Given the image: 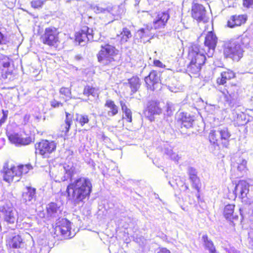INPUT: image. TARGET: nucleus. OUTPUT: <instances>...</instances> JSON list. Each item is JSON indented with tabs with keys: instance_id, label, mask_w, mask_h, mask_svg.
<instances>
[{
	"instance_id": "64",
	"label": "nucleus",
	"mask_w": 253,
	"mask_h": 253,
	"mask_svg": "<svg viewBox=\"0 0 253 253\" xmlns=\"http://www.w3.org/2000/svg\"><path fill=\"white\" fill-rule=\"evenodd\" d=\"M199 197H200V196H199V195H197V197H198V198H199Z\"/></svg>"
},
{
	"instance_id": "48",
	"label": "nucleus",
	"mask_w": 253,
	"mask_h": 253,
	"mask_svg": "<svg viewBox=\"0 0 253 253\" xmlns=\"http://www.w3.org/2000/svg\"><path fill=\"white\" fill-rule=\"evenodd\" d=\"M124 113L125 115V119L127 120L128 122H131L132 121V113L130 109L126 110L124 112Z\"/></svg>"
},
{
	"instance_id": "12",
	"label": "nucleus",
	"mask_w": 253,
	"mask_h": 253,
	"mask_svg": "<svg viewBox=\"0 0 253 253\" xmlns=\"http://www.w3.org/2000/svg\"><path fill=\"white\" fill-rule=\"evenodd\" d=\"M217 38L212 32H209L205 37L204 49L206 50L205 55L208 57H211L214 53L217 43ZM201 49H204L199 46Z\"/></svg>"
},
{
	"instance_id": "35",
	"label": "nucleus",
	"mask_w": 253,
	"mask_h": 253,
	"mask_svg": "<svg viewBox=\"0 0 253 253\" xmlns=\"http://www.w3.org/2000/svg\"><path fill=\"white\" fill-rule=\"evenodd\" d=\"M22 239L19 235L14 236L9 241V246L15 249L20 248L23 244Z\"/></svg>"
},
{
	"instance_id": "15",
	"label": "nucleus",
	"mask_w": 253,
	"mask_h": 253,
	"mask_svg": "<svg viewBox=\"0 0 253 253\" xmlns=\"http://www.w3.org/2000/svg\"><path fill=\"white\" fill-rule=\"evenodd\" d=\"M7 136L10 142L16 146L27 145L30 144L32 140L29 136L24 137L22 134L17 133H6Z\"/></svg>"
},
{
	"instance_id": "60",
	"label": "nucleus",
	"mask_w": 253,
	"mask_h": 253,
	"mask_svg": "<svg viewBox=\"0 0 253 253\" xmlns=\"http://www.w3.org/2000/svg\"><path fill=\"white\" fill-rule=\"evenodd\" d=\"M183 187H184V189H185V190H187V189H188V185H186V184H185V185H184L183 186Z\"/></svg>"
},
{
	"instance_id": "52",
	"label": "nucleus",
	"mask_w": 253,
	"mask_h": 253,
	"mask_svg": "<svg viewBox=\"0 0 253 253\" xmlns=\"http://www.w3.org/2000/svg\"><path fill=\"white\" fill-rule=\"evenodd\" d=\"M153 64L156 67L161 68H164L166 67L165 65H164L161 61L159 60H154L153 61Z\"/></svg>"
},
{
	"instance_id": "10",
	"label": "nucleus",
	"mask_w": 253,
	"mask_h": 253,
	"mask_svg": "<svg viewBox=\"0 0 253 253\" xmlns=\"http://www.w3.org/2000/svg\"><path fill=\"white\" fill-rule=\"evenodd\" d=\"M75 168L73 164H64L58 167V172L55 175V181H64L71 178L74 174Z\"/></svg>"
},
{
	"instance_id": "61",
	"label": "nucleus",
	"mask_w": 253,
	"mask_h": 253,
	"mask_svg": "<svg viewBox=\"0 0 253 253\" xmlns=\"http://www.w3.org/2000/svg\"><path fill=\"white\" fill-rule=\"evenodd\" d=\"M80 57L79 56H76L75 57V58L77 59V60H79L80 59Z\"/></svg>"
},
{
	"instance_id": "40",
	"label": "nucleus",
	"mask_w": 253,
	"mask_h": 253,
	"mask_svg": "<svg viewBox=\"0 0 253 253\" xmlns=\"http://www.w3.org/2000/svg\"><path fill=\"white\" fill-rule=\"evenodd\" d=\"M76 120L80 125L83 126L89 122L88 116L86 115L78 114L76 115Z\"/></svg>"
},
{
	"instance_id": "57",
	"label": "nucleus",
	"mask_w": 253,
	"mask_h": 253,
	"mask_svg": "<svg viewBox=\"0 0 253 253\" xmlns=\"http://www.w3.org/2000/svg\"><path fill=\"white\" fill-rule=\"evenodd\" d=\"M228 253H240V252L237 251L234 248H231L227 250Z\"/></svg>"
},
{
	"instance_id": "58",
	"label": "nucleus",
	"mask_w": 253,
	"mask_h": 253,
	"mask_svg": "<svg viewBox=\"0 0 253 253\" xmlns=\"http://www.w3.org/2000/svg\"><path fill=\"white\" fill-rule=\"evenodd\" d=\"M159 253H170L169 251L166 248H162L160 250Z\"/></svg>"
},
{
	"instance_id": "53",
	"label": "nucleus",
	"mask_w": 253,
	"mask_h": 253,
	"mask_svg": "<svg viewBox=\"0 0 253 253\" xmlns=\"http://www.w3.org/2000/svg\"><path fill=\"white\" fill-rule=\"evenodd\" d=\"M188 173L189 176L196 175L197 172L195 169L190 167L188 169Z\"/></svg>"
},
{
	"instance_id": "16",
	"label": "nucleus",
	"mask_w": 253,
	"mask_h": 253,
	"mask_svg": "<svg viewBox=\"0 0 253 253\" xmlns=\"http://www.w3.org/2000/svg\"><path fill=\"white\" fill-rule=\"evenodd\" d=\"M147 87L151 90H154L160 86V75L156 71H151L145 78Z\"/></svg>"
},
{
	"instance_id": "21",
	"label": "nucleus",
	"mask_w": 253,
	"mask_h": 253,
	"mask_svg": "<svg viewBox=\"0 0 253 253\" xmlns=\"http://www.w3.org/2000/svg\"><path fill=\"white\" fill-rule=\"evenodd\" d=\"M162 151L164 155L175 162H178L181 158L178 154L173 152L172 147L169 144H165Z\"/></svg>"
},
{
	"instance_id": "32",
	"label": "nucleus",
	"mask_w": 253,
	"mask_h": 253,
	"mask_svg": "<svg viewBox=\"0 0 253 253\" xmlns=\"http://www.w3.org/2000/svg\"><path fill=\"white\" fill-rule=\"evenodd\" d=\"M65 114L66 119L65 124L61 126V131L66 134L69 131L71 125L72 124L73 115L66 112Z\"/></svg>"
},
{
	"instance_id": "1",
	"label": "nucleus",
	"mask_w": 253,
	"mask_h": 253,
	"mask_svg": "<svg viewBox=\"0 0 253 253\" xmlns=\"http://www.w3.org/2000/svg\"><path fill=\"white\" fill-rule=\"evenodd\" d=\"M92 187V183L89 178L81 177L71 180L66 191L69 199L76 205L83 202L89 196Z\"/></svg>"
},
{
	"instance_id": "11",
	"label": "nucleus",
	"mask_w": 253,
	"mask_h": 253,
	"mask_svg": "<svg viewBox=\"0 0 253 253\" xmlns=\"http://www.w3.org/2000/svg\"><path fill=\"white\" fill-rule=\"evenodd\" d=\"M92 30L88 27H83L80 31L76 33L75 41L81 45H84L88 41H96L94 39Z\"/></svg>"
},
{
	"instance_id": "41",
	"label": "nucleus",
	"mask_w": 253,
	"mask_h": 253,
	"mask_svg": "<svg viewBox=\"0 0 253 253\" xmlns=\"http://www.w3.org/2000/svg\"><path fill=\"white\" fill-rule=\"evenodd\" d=\"M7 42V32L4 28H0V44H5Z\"/></svg>"
},
{
	"instance_id": "30",
	"label": "nucleus",
	"mask_w": 253,
	"mask_h": 253,
	"mask_svg": "<svg viewBox=\"0 0 253 253\" xmlns=\"http://www.w3.org/2000/svg\"><path fill=\"white\" fill-rule=\"evenodd\" d=\"M192 16H206L205 7L202 4L194 3L192 6Z\"/></svg>"
},
{
	"instance_id": "59",
	"label": "nucleus",
	"mask_w": 253,
	"mask_h": 253,
	"mask_svg": "<svg viewBox=\"0 0 253 253\" xmlns=\"http://www.w3.org/2000/svg\"><path fill=\"white\" fill-rule=\"evenodd\" d=\"M169 90H170L172 92H176V90H175V88H173L172 87H170L169 86Z\"/></svg>"
},
{
	"instance_id": "45",
	"label": "nucleus",
	"mask_w": 253,
	"mask_h": 253,
	"mask_svg": "<svg viewBox=\"0 0 253 253\" xmlns=\"http://www.w3.org/2000/svg\"><path fill=\"white\" fill-rule=\"evenodd\" d=\"M2 116L0 119V126H1L3 123H5V121L7 118L8 112L7 110L2 111Z\"/></svg>"
},
{
	"instance_id": "33",
	"label": "nucleus",
	"mask_w": 253,
	"mask_h": 253,
	"mask_svg": "<svg viewBox=\"0 0 253 253\" xmlns=\"http://www.w3.org/2000/svg\"><path fill=\"white\" fill-rule=\"evenodd\" d=\"M117 36L120 38V42L122 44L126 43L131 37L130 31L126 28H124L120 35Z\"/></svg>"
},
{
	"instance_id": "5",
	"label": "nucleus",
	"mask_w": 253,
	"mask_h": 253,
	"mask_svg": "<svg viewBox=\"0 0 253 253\" xmlns=\"http://www.w3.org/2000/svg\"><path fill=\"white\" fill-rule=\"evenodd\" d=\"M77 6H78V10L82 16L84 14L85 11L89 10H93L96 14L106 15L110 14V12L113 10L110 5L104 7L100 4H90L84 0H78Z\"/></svg>"
},
{
	"instance_id": "24",
	"label": "nucleus",
	"mask_w": 253,
	"mask_h": 253,
	"mask_svg": "<svg viewBox=\"0 0 253 253\" xmlns=\"http://www.w3.org/2000/svg\"><path fill=\"white\" fill-rule=\"evenodd\" d=\"M234 205L229 204L226 205L224 209V216L226 219L231 221L238 218L237 214L234 212Z\"/></svg>"
},
{
	"instance_id": "56",
	"label": "nucleus",
	"mask_w": 253,
	"mask_h": 253,
	"mask_svg": "<svg viewBox=\"0 0 253 253\" xmlns=\"http://www.w3.org/2000/svg\"><path fill=\"white\" fill-rule=\"evenodd\" d=\"M229 7L234 6V4L237 0H226Z\"/></svg>"
},
{
	"instance_id": "38",
	"label": "nucleus",
	"mask_w": 253,
	"mask_h": 253,
	"mask_svg": "<svg viewBox=\"0 0 253 253\" xmlns=\"http://www.w3.org/2000/svg\"><path fill=\"white\" fill-rule=\"evenodd\" d=\"M112 8L113 10L110 12V14L112 16H121L125 14L124 6L123 5L112 6Z\"/></svg>"
},
{
	"instance_id": "22",
	"label": "nucleus",
	"mask_w": 253,
	"mask_h": 253,
	"mask_svg": "<svg viewBox=\"0 0 253 253\" xmlns=\"http://www.w3.org/2000/svg\"><path fill=\"white\" fill-rule=\"evenodd\" d=\"M178 120L180 122L182 126L186 128L191 127L194 122L193 117L188 113L184 112L179 114Z\"/></svg>"
},
{
	"instance_id": "63",
	"label": "nucleus",
	"mask_w": 253,
	"mask_h": 253,
	"mask_svg": "<svg viewBox=\"0 0 253 253\" xmlns=\"http://www.w3.org/2000/svg\"><path fill=\"white\" fill-rule=\"evenodd\" d=\"M238 16H245V15H239Z\"/></svg>"
},
{
	"instance_id": "17",
	"label": "nucleus",
	"mask_w": 253,
	"mask_h": 253,
	"mask_svg": "<svg viewBox=\"0 0 253 253\" xmlns=\"http://www.w3.org/2000/svg\"><path fill=\"white\" fill-rule=\"evenodd\" d=\"M152 29V27L149 26L139 29L135 35V38L143 43L148 42L153 37V34L151 32Z\"/></svg>"
},
{
	"instance_id": "34",
	"label": "nucleus",
	"mask_w": 253,
	"mask_h": 253,
	"mask_svg": "<svg viewBox=\"0 0 253 253\" xmlns=\"http://www.w3.org/2000/svg\"><path fill=\"white\" fill-rule=\"evenodd\" d=\"M202 239L204 242L205 248L209 251L210 253H217L213 242L211 240L209 239L207 235H203Z\"/></svg>"
},
{
	"instance_id": "19",
	"label": "nucleus",
	"mask_w": 253,
	"mask_h": 253,
	"mask_svg": "<svg viewBox=\"0 0 253 253\" xmlns=\"http://www.w3.org/2000/svg\"><path fill=\"white\" fill-rule=\"evenodd\" d=\"M162 110L159 106V103L155 101H151L148 102L145 114L148 117H151L154 115L160 114Z\"/></svg>"
},
{
	"instance_id": "2",
	"label": "nucleus",
	"mask_w": 253,
	"mask_h": 253,
	"mask_svg": "<svg viewBox=\"0 0 253 253\" xmlns=\"http://www.w3.org/2000/svg\"><path fill=\"white\" fill-rule=\"evenodd\" d=\"M32 169L31 165L15 166L12 162H5L0 170L3 180L10 184L13 181H19L24 174H26Z\"/></svg>"
},
{
	"instance_id": "46",
	"label": "nucleus",
	"mask_w": 253,
	"mask_h": 253,
	"mask_svg": "<svg viewBox=\"0 0 253 253\" xmlns=\"http://www.w3.org/2000/svg\"><path fill=\"white\" fill-rule=\"evenodd\" d=\"M166 111L168 115H170L174 110L173 105L172 103L168 102L166 106Z\"/></svg>"
},
{
	"instance_id": "13",
	"label": "nucleus",
	"mask_w": 253,
	"mask_h": 253,
	"mask_svg": "<svg viewBox=\"0 0 253 253\" xmlns=\"http://www.w3.org/2000/svg\"><path fill=\"white\" fill-rule=\"evenodd\" d=\"M58 32L55 28L50 27L45 29L44 34L42 37L43 43L49 46H54L58 42Z\"/></svg>"
},
{
	"instance_id": "51",
	"label": "nucleus",
	"mask_w": 253,
	"mask_h": 253,
	"mask_svg": "<svg viewBox=\"0 0 253 253\" xmlns=\"http://www.w3.org/2000/svg\"><path fill=\"white\" fill-rule=\"evenodd\" d=\"M243 5L247 8L252 7L253 6V0H243Z\"/></svg>"
},
{
	"instance_id": "43",
	"label": "nucleus",
	"mask_w": 253,
	"mask_h": 253,
	"mask_svg": "<svg viewBox=\"0 0 253 253\" xmlns=\"http://www.w3.org/2000/svg\"><path fill=\"white\" fill-rule=\"evenodd\" d=\"M240 41V42L241 43L242 45H243L244 46H247L250 43V39L248 36H247L246 35H243L242 36Z\"/></svg>"
},
{
	"instance_id": "23",
	"label": "nucleus",
	"mask_w": 253,
	"mask_h": 253,
	"mask_svg": "<svg viewBox=\"0 0 253 253\" xmlns=\"http://www.w3.org/2000/svg\"><path fill=\"white\" fill-rule=\"evenodd\" d=\"M47 215L52 218H56L61 214V210L56 203H51L46 207Z\"/></svg>"
},
{
	"instance_id": "47",
	"label": "nucleus",
	"mask_w": 253,
	"mask_h": 253,
	"mask_svg": "<svg viewBox=\"0 0 253 253\" xmlns=\"http://www.w3.org/2000/svg\"><path fill=\"white\" fill-rule=\"evenodd\" d=\"M162 16H168L173 15L175 14V11L172 8H169L167 10H164L162 12Z\"/></svg>"
},
{
	"instance_id": "55",
	"label": "nucleus",
	"mask_w": 253,
	"mask_h": 253,
	"mask_svg": "<svg viewBox=\"0 0 253 253\" xmlns=\"http://www.w3.org/2000/svg\"><path fill=\"white\" fill-rule=\"evenodd\" d=\"M249 242L253 246V230H250L249 232Z\"/></svg>"
},
{
	"instance_id": "44",
	"label": "nucleus",
	"mask_w": 253,
	"mask_h": 253,
	"mask_svg": "<svg viewBox=\"0 0 253 253\" xmlns=\"http://www.w3.org/2000/svg\"><path fill=\"white\" fill-rule=\"evenodd\" d=\"M198 23H205L209 21V17H193Z\"/></svg>"
},
{
	"instance_id": "3",
	"label": "nucleus",
	"mask_w": 253,
	"mask_h": 253,
	"mask_svg": "<svg viewBox=\"0 0 253 253\" xmlns=\"http://www.w3.org/2000/svg\"><path fill=\"white\" fill-rule=\"evenodd\" d=\"M206 50L200 48L198 45L194 44L189 50V57L191 62L187 67V71L190 75H198L201 67L205 62Z\"/></svg>"
},
{
	"instance_id": "37",
	"label": "nucleus",
	"mask_w": 253,
	"mask_h": 253,
	"mask_svg": "<svg viewBox=\"0 0 253 253\" xmlns=\"http://www.w3.org/2000/svg\"><path fill=\"white\" fill-rule=\"evenodd\" d=\"M83 94L88 97L91 95L95 98L98 96V90L95 87L87 85L84 88Z\"/></svg>"
},
{
	"instance_id": "27",
	"label": "nucleus",
	"mask_w": 253,
	"mask_h": 253,
	"mask_svg": "<svg viewBox=\"0 0 253 253\" xmlns=\"http://www.w3.org/2000/svg\"><path fill=\"white\" fill-rule=\"evenodd\" d=\"M36 190L34 188L27 187L26 191L23 193L22 199L23 200L26 202H32L35 200Z\"/></svg>"
},
{
	"instance_id": "18",
	"label": "nucleus",
	"mask_w": 253,
	"mask_h": 253,
	"mask_svg": "<svg viewBox=\"0 0 253 253\" xmlns=\"http://www.w3.org/2000/svg\"><path fill=\"white\" fill-rule=\"evenodd\" d=\"M249 184L245 181H240L236 185L234 193L236 196L244 199L247 196L249 192Z\"/></svg>"
},
{
	"instance_id": "9",
	"label": "nucleus",
	"mask_w": 253,
	"mask_h": 253,
	"mask_svg": "<svg viewBox=\"0 0 253 253\" xmlns=\"http://www.w3.org/2000/svg\"><path fill=\"white\" fill-rule=\"evenodd\" d=\"M118 51L114 46L111 45H101V49L97 55L98 61L104 65L109 64L114 60V57Z\"/></svg>"
},
{
	"instance_id": "28",
	"label": "nucleus",
	"mask_w": 253,
	"mask_h": 253,
	"mask_svg": "<svg viewBox=\"0 0 253 253\" xmlns=\"http://www.w3.org/2000/svg\"><path fill=\"white\" fill-rule=\"evenodd\" d=\"M105 106L109 109L107 111L108 116L113 117L118 114V107L115 104L113 101L111 100H106Z\"/></svg>"
},
{
	"instance_id": "54",
	"label": "nucleus",
	"mask_w": 253,
	"mask_h": 253,
	"mask_svg": "<svg viewBox=\"0 0 253 253\" xmlns=\"http://www.w3.org/2000/svg\"><path fill=\"white\" fill-rule=\"evenodd\" d=\"M120 105L121 106L122 110L123 113L126 111V110H128L129 109L127 108L125 102L123 100L120 101Z\"/></svg>"
},
{
	"instance_id": "4",
	"label": "nucleus",
	"mask_w": 253,
	"mask_h": 253,
	"mask_svg": "<svg viewBox=\"0 0 253 253\" xmlns=\"http://www.w3.org/2000/svg\"><path fill=\"white\" fill-rule=\"evenodd\" d=\"M231 135L227 127L219 128L217 130H211L209 134L211 143L227 148L229 145Z\"/></svg>"
},
{
	"instance_id": "14",
	"label": "nucleus",
	"mask_w": 253,
	"mask_h": 253,
	"mask_svg": "<svg viewBox=\"0 0 253 253\" xmlns=\"http://www.w3.org/2000/svg\"><path fill=\"white\" fill-rule=\"evenodd\" d=\"M71 222L65 218L60 219L57 223L55 228V232L60 233L64 238L72 237L71 233Z\"/></svg>"
},
{
	"instance_id": "42",
	"label": "nucleus",
	"mask_w": 253,
	"mask_h": 253,
	"mask_svg": "<svg viewBox=\"0 0 253 253\" xmlns=\"http://www.w3.org/2000/svg\"><path fill=\"white\" fill-rule=\"evenodd\" d=\"M190 179L192 183L193 187L196 189L198 191L199 190L200 179L197 175L189 176Z\"/></svg>"
},
{
	"instance_id": "6",
	"label": "nucleus",
	"mask_w": 253,
	"mask_h": 253,
	"mask_svg": "<svg viewBox=\"0 0 253 253\" xmlns=\"http://www.w3.org/2000/svg\"><path fill=\"white\" fill-rule=\"evenodd\" d=\"M223 52L225 57L235 61H239L243 55V49L239 42L234 40L225 43Z\"/></svg>"
},
{
	"instance_id": "39",
	"label": "nucleus",
	"mask_w": 253,
	"mask_h": 253,
	"mask_svg": "<svg viewBox=\"0 0 253 253\" xmlns=\"http://www.w3.org/2000/svg\"><path fill=\"white\" fill-rule=\"evenodd\" d=\"M60 95H63L62 98L65 101L72 98L71 88L62 87L59 90Z\"/></svg>"
},
{
	"instance_id": "50",
	"label": "nucleus",
	"mask_w": 253,
	"mask_h": 253,
	"mask_svg": "<svg viewBox=\"0 0 253 253\" xmlns=\"http://www.w3.org/2000/svg\"><path fill=\"white\" fill-rule=\"evenodd\" d=\"M50 104H51V106L54 108H57L60 106H63V104L62 103H61L60 102L58 101L55 99L52 100L50 102Z\"/></svg>"
},
{
	"instance_id": "8",
	"label": "nucleus",
	"mask_w": 253,
	"mask_h": 253,
	"mask_svg": "<svg viewBox=\"0 0 253 253\" xmlns=\"http://www.w3.org/2000/svg\"><path fill=\"white\" fill-rule=\"evenodd\" d=\"M56 143L54 141L42 140L36 143L35 147L36 154H39L43 158H48L50 154L54 152L56 149Z\"/></svg>"
},
{
	"instance_id": "29",
	"label": "nucleus",
	"mask_w": 253,
	"mask_h": 253,
	"mask_svg": "<svg viewBox=\"0 0 253 253\" xmlns=\"http://www.w3.org/2000/svg\"><path fill=\"white\" fill-rule=\"evenodd\" d=\"M246 165L247 161L242 158H239L236 162L233 164V167L237 168L238 171L240 173V174H238L239 176L246 171Z\"/></svg>"
},
{
	"instance_id": "36",
	"label": "nucleus",
	"mask_w": 253,
	"mask_h": 253,
	"mask_svg": "<svg viewBox=\"0 0 253 253\" xmlns=\"http://www.w3.org/2000/svg\"><path fill=\"white\" fill-rule=\"evenodd\" d=\"M169 17H158L157 20L153 21L154 27L155 29L164 27L166 23L168 20Z\"/></svg>"
},
{
	"instance_id": "7",
	"label": "nucleus",
	"mask_w": 253,
	"mask_h": 253,
	"mask_svg": "<svg viewBox=\"0 0 253 253\" xmlns=\"http://www.w3.org/2000/svg\"><path fill=\"white\" fill-rule=\"evenodd\" d=\"M11 62V60L7 56H0V73L4 80L12 81L14 79V67Z\"/></svg>"
},
{
	"instance_id": "20",
	"label": "nucleus",
	"mask_w": 253,
	"mask_h": 253,
	"mask_svg": "<svg viewBox=\"0 0 253 253\" xmlns=\"http://www.w3.org/2000/svg\"><path fill=\"white\" fill-rule=\"evenodd\" d=\"M239 89V86L236 84L231 85L228 87L226 91V93L223 92L226 101L231 103L232 101L236 99L238 96Z\"/></svg>"
},
{
	"instance_id": "62",
	"label": "nucleus",
	"mask_w": 253,
	"mask_h": 253,
	"mask_svg": "<svg viewBox=\"0 0 253 253\" xmlns=\"http://www.w3.org/2000/svg\"><path fill=\"white\" fill-rule=\"evenodd\" d=\"M0 253H4V252L3 250H0Z\"/></svg>"
},
{
	"instance_id": "26",
	"label": "nucleus",
	"mask_w": 253,
	"mask_h": 253,
	"mask_svg": "<svg viewBox=\"0 0 253 253\" xmlns=\"http://www.w3.org/2000/svg\"><path fill=\"white\" fill-rule=\"evenodd\" d=\"M247 21V17H230L227 20V26L234 28L244 24Z\"/></svg>"
},
{
	"instance_id": "25",
	"label": "nucleus",
	"mask_w": 253,
	"mask_h": 253,
	"mask_svg": "<svg viewBox=\"0 0 253 253\" xmlns=\"http://www.w3.org/2000/svg\"><path fill=\"white\" fill-rule=\"evenodd\" d=\"M235 77V74L233 71L226 69L225 71L222 72L220 74V77L217 79V83L219 84H225L227 80H231Z\"/></svg>"
},
{
	"instance_id": "49",
	"label": "nucleus",
	"mask_w": 253,
	"mask_h": 253,
	"mask_svg": "<svg viewBox=\"0 0 253 253\" xmlns=\"http://www.w3.org/2000/svg\"><path fill=\"white\" fill-rule=\"evenodd\" d=\"M43 4V2L39 0H35L31 2L32 6L35 8L41 7Z\"/></svg>"
},
{
	"instance_id": "31",
	"label": "nucleus",
	"mask_w": 253,
	"mask_h": 253,
	"mask_svg": "<svg viewBox=\"0 0 253 253\" xmlns=\"http://www.w3.org/2000/svg\"><path fill=\"white\" fill-rule=\"evenodd\" d=\"M128 81L131 91L133 93H135L140 86L139 78L136 76H134L128 79Z\"/></svg>"
}]
</instances>
